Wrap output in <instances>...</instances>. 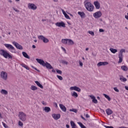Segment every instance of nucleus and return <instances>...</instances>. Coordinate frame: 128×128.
Wrapping results in <instances>:
<instances>
[{
  "label": "nucleus",
  "mask_w": 128,
  "mask_h": 128,
  "mask_svg": "<svg viewBox=\"0 0 128 128\" xmlns=\"http://www.w3.org/2000/svg\"><path fill=\"white\" fill-rule=\"evenodd\" d=\"M42 104H46V103H44V101H42Z\"/></svg>",
  "instance_id": "obj_57"
},
{
  "label": "nucleus",
  "mask_w": 128,
  "mask_h": 128,
  "mask_svg": "<svg viewBox=\"0 0 128 128\" xmlns=\"http://www.w3.org/2000/svg\"><path fill=\"white\" fill-rule=\"evenodd\" d=\"M66 128H70V125L66 124Z\"/></svg>",
  "instance_id": "obj_60"
},
{
  "label": "nucleus",
  "mask_w": 128,
  "mask_h": 128,
  "mask_svg": "<svg viewBox=\"0 0 128 128\" xmlns=\"http://www.w3.org/2000/svg\"><path fill=\"white\" fill-rule=\"evenodd\" d=\"M72 128H76V126H72Z\"/></svg>",
  "instance_id": "obj_63"
},
{
  "label": "nucleus",
  "mask_w": 128,
  "mask_h": 128,
  "mask_svg": "<svg viewBox=\"0 0 128 128\" xmlns=\"http://www.w3.org/2000/svg\"><path fill=\"white\" fill-rule=\"evenodd\" d=\"M61 48L62 50H64V52H66V48H64V47H62Z\"/></svg>",
  "instance_id": "obj_54"
},
{
  "label": "nucleus",
  "mask_w": 128,
  "mask_h": 128,
  "mask_svg": "<svg viewBox=\"0 0 128 128\" xmlns=\"http://www.w3.org/2000/svg\"><path fill=\"white\" fill-rule=\"evenodd\" d=\"M22 68H26V70H30V68L26 66V64L22 63L20 64Z\"/></svg>",
  "instance_id": "obj_26"
},
{
  "label": "nucleus",
  "mask_w": 128,
  "mask_h": 128,
  "mask_svg": "<svg viewBox=\"0 0 128 128\" xmlns=\"http://www.w3.org/2000/svg\"><path fill=\"white\" fill-rule=\"evenodd\" d=\"M8 2H12V0H8Z\"/></svg>",
  "instance_id": "obj_62"
},
{
  "label": "nucleus",
  "mask_w": 128,
  "mask_h": 128,
  "mask_svg": "<svg viewBox=\"0 0 128 128\" xmlns=\"http://www.w3.org/2000/svg\"><path fill=\"white\" fill-rule=\"evenodd\" d=\"M72 96H74L76 98H78V93L76 92H74L73 93H72Z\"/></svg>",
  "instance_id": "obj_29"
},
{
  "label": "nucleus",
  "mask_w": 128,
  "mask_h": 128,
  "mask_svg": "<svg viewBox=\"0 0 128 128\" xmlns=\"http://www.w3.org/2000/svg\"><path fill=\"white\" fill-rule=\"evenodd\" d=\"M0 92L2 94H5V95H6L8 94V91H6V90H4V89H2L1 90Z\"/></svg>",
  "instance_id": "obj_27"
},
{
  "label": "nucleus",
  "mask_w": 128,
  "mask_h": 128,
  "mask_svg": "<svg viewBox=\"0 0 128 128\" xmlns=\"http://www.w3.org/2000/svg\"><path fill=\"white\" fill-rule=\"evenodd\" d=\"M81 118H82V120H86V118H84V117L82 116H81Z\"/></svg>",
  "instance_id": "obj_55"
},
{
  "label": "nucleus",
  "mask_w": 128,
  "mask_h": 128,
  "mask_svg": "<svg viewBox=\"0 0 128 128\" xmlns=\"http://www.w3.org/2000/svg\"><path fill=\"white\" fill-rule=\"evenodd\" d=\"M61 63L62 64H66V66H68V62L64 60H62Z\"/></svg>",
  "instance_id": "obj_36"
},
{
  "label": "nucleus",
  "mask_w": 128,
  "mask_h": 128,
  "mask_svg": "<svg viewBox=\"0 0 128 128\" xmlns=\"http://www.w3.org/2000/svg\"><path fill=\"white\" fill-rule=\"evenodd\" d=\"M56 26H58L59 28H66V24L63 22H57L56 24Z\"/></svg>",
  "instance_id": "obj_11"
},
{
  "label": "nucleus",
  "mask_w": 128,
  "mask_h": 128,
  "mask_svg": "<svg viewBox=\"0 0 128 128\" xmlns=\"http://www.w3.org/2000/svg\"><path fill=\"white\" fill-rule=\"evenodd\" d=\"M70 124H71V126H76V124L74 123V121H70Z\"/></svg>",
  "instance_id": "obj_37"
},
{
  "label": "nucleus",
  "mask_w": 128,
  "mask_h": 128,
  "mask_svg": "<svg viewBox=\"0 0 128 128\" xmlns=\"http://www.w3.org/2000/svg\"><path fill=\"white\" fill-rule=\"evenodd\" d=\"M119 60L118 62V64H121L122 62V58H124V55H118Z\"/></svg>",
  "instance_id": "obj_20"
},
{
  "label": "nucleus",
  "mask_w": 128,
  "mask_h": 128,
  "mask_svg": "<svg viewBox=\"0 0 128 128\" xmlns=\"http://www.w3.org/2000/svg\"><path fill=\"white\" fill-rule=\"evenodd\" d=\"M61 10H62V14H64V16L66 14V12L64 11L63 9H62Z\"/></svg>",
  "instance_id": "obj_50"
},
{
  "label": "nucleus",
  "mask_w": 128,
  "mask_h": 128,
  "mask_svg": "<svg viewBox=\"0 0 128 128\" xmlns=\"http://www.w3.org/2000/svg\"><path fill=\"white\" fill-rule=\"evenodd\" d=\"M70 112H77L78 110L76 109L72 108L70 110Z\"/></svg>",
  "instance_id": "obj_41"
},
{
  "label": "nucleus",
  "mask_w": 128,
  "mask_h": 128,
  "mask_svg": "<svg viewBox=\"0 0 128 128\" xmlns=\"http://www.w3.org/2000/svg\"><path fill=\"white\" fill-rule=\"evenodd\" d=\"M18 116L22 122H25L26 120V114L23 112H20Z\"/></svg>",
  "instance_id": "obj_5"
},
{
  "label": "nucleus",
  "mask_w": 128,
  "mask_h": 128,
  "mask_svg": "<svg viewBox=\"0 0 128 128\" xmlns=\"http://www.w3.org/2000/svg\"><path fill=\"white\" fill-rule=\"evenodd\" d=\"M56 72L57 74H62V70L56 69Z\"/></svg>",
  "instance_id": "obj_39"
},
{
  "label": "nucleus",
  "mask_w": 128,
  "mask_h": 128,
  "mask_svg": "<svg viewBox=\"0 0 128 128\" xmlns=\"http://www.w3.org/2000/svg\"><path fill=\"white\" fill-rule=\"evenodd\" d=\"M99 32H104V29H100L99 30Z\"/></svg>",
  "instance_id": "obj_51"
},
{
  "label": "nucleus",
  "mask_w": 128,
  "mask_h": 128,
  "mask_svg": "<svg viewBox=\"0 0 128 128\" xmlns=\"http://www.w3.org/2000/svg\"><path fill=\"white\" fill-rule=\"evenodd\" d=\"M120 80L123 82H124L128 80L126 78H124L122 76H120Z\"/></svg>",
  "instance_id": "obj_21"
},
{
  "label": "nucleus",
  "mask_w": 128,
  "mask_h": 128,
  "mask_svg": "<svg viewBox=\"0 0 128 128\" xmlns=\"http://www.w3.org/2000/svg\"><path fill=\"white\" fill-rule=\"evenodd\" d=\"M108 64V62H99L98 64H97V66H106Z\"/></svg>",
  "instance_id": "obj_15"
},
{
  "label": "nucleus",
  "mask_w": 128,
  "mask_h": 128,
  "mask_svg": "<svg viewBox=\"0 0 128 128\" xmlns=\"http://www.w3.org/2000/svg\"><path fill=\"white\" fill-rule=\"evenodd\" d=\"M104 126L106 128H114L112 126H106V125H104Z\"/></svg>",
  "instance_id": "obj_44"
},
{
  "label": "nucleus",
  "mask_w": 128,
  "mask_h": 128,
  "mask_svg": "<svg viewBox=\"0 0 128 128\" xmlns=\"http://www.w3.org/2000/svg\"><path fill=\"white\" fill-rule=\"evenodd\" d=\"M38 38L39 40H42V42L44 44H48V42H50V40L48 39L47 38H46V37L42 35H40L38 36Z\"/></svg>",
  "instance_id": "obj_6"
},
{
  "label": "nucleus",
  "mask_w": 128,
  "mask_h": 128,
  "mask_svg": "<svg viewBox=\"0 0 128 128\" xmlns=\"http://www.w3.org/2000/svg\"><path fill=\"white\" fill-rule=\"evenodd\" d=\"M106 114H108V116H110V114H112V110H110V108H108L106 110Z\"/></svg>",
  "instance_id": "obj_19"
},
{
  "label": "nucleus",
  "mask_w": 128,
  "mask_h": 128,
  "mask_svg": "<svg viewBox=\"0 0 128 128\" xmlns=\"http://www.w3.org/2000/svg\"><path fill=\"white\" fill-rule=\"evenodd\" d=\"M64 16L66 18H67V20H70V16H68V14H65Z\"/></svg>",
  "instance_id": "obj_42"
},
{
  "label": "nucleus",
  "mask_w": 128,
  "mask_h": 128,
  "mask_svg": "<svg viewBox=\"0 0 128 128\" xmlns=\"http://www.w3.org/2000/svg\"><path fill=\"white\" fill-rule=\"evenodd\" d=\"M34 82L35 84H36L38 86H39V88H44V86H42V84H40V82H38V81H35Z\"/></svg>",
  "instance_id": "obj_22"
},
{
  "label": "nucleus",
  "mask_w": 128,
  "mask_h": 128,
  "mask_svg": "<svg viewBox=\"0 0 128 128\" xmlns=\"http://www.w3.org/2000/svg\"><path fill=\"white\" fill-rule=\"evenodd\" d=\"M79 64L80 66H84L82 62H80V60H79Z\"/></svg>",
  "instance_id": "obj_48"
},
{
  "label": "nucleus",
  "mask_w": 128,
  "mask_h": 128,
  "mask_svg": "<svg viewBox=\"0 0 128 128\" xmlns=\"http://www.w3.org/2000/svg\"><path fill=\"white\" fill-rule=\"evenodd\" d=\"M78 124H79L81 128H86L84 125L82 124V123L80 122H78Z\"/></svg>",
  "instance_id": "obj_34"
},
{
  "label": "nucleus",
  "mask_w": 128,
  "mask_h": 128,
  "mask_svg": "<svg viewBox=\"0 0 128 128\" xmlns=\"http://www.w3.org/2000/svg\"><path fill=\"white\" fill-rule=\"evenodd\" d=\"M110 50L112 52V54H116V52H118V50L114 48H110Z\"/></svg>",
  "instance_id": "obj_25"
},
{
  "label": "nucleus",
  "mask_w": 128,
  "mask_h": 128,
  "mask_svg": "<svg viewBox=\"0 0 128 128\" xmlns=\"http://www.w3.org/2000/svg\"><path fill=\"white\" fill-rule=\"evenodd\" d=\"M121 69L124 70V72H126V70H128V67L126 66H121Z\"/></svg>",
  "instance_id": "obj_30"
},
{
  "label": "nucleus",
  "mask_w": 128,
  "mask_h": 128,
  "mask_svg": "<svg viewBox=\"0 0 128 128\" xmlns=\"http://www.w3.org/2000/svg\"><path fill=\"white\" fill-rule=\"evenodd\" d=\"M32 68H34V70H36L37 72H40V70H38V68H36L35 67H34V66H32Z\"/></svg>",
  "instance_id": "obj_49"
},
{
  "label": "nucleus",
  "mask_w": 128,
  "mask_h": 128,
  "mask_svg": "<svg viewBox=\"0 0 128 128\" xmlns=\"http://www.w3.org/2000/svg\"><path fill=\"white\" fill-rule=\"evenodd\" d=\"M2 125L4 126V128H8V126H6V123L2 122Z\"/></svg>",
  "instance_id": "obj_47"
},
{
  "label": "nucleus",
  "mask_w": 128,
  "mask_h": 128,
  "mask_svg": "<svg viewBox=\"0 0 128 128\" xmlns=\"http://www.w3.org/2000/svg\"><path fill=\"white\" fill-rule=\"evenodd\" d=\"M88 2V0H86L84 2V6L86 10H87L88 12H94V6L91 2Z\"/></svg>",
  "instance_id": "obj_2"
},
{
  "label": "nucleus",
  "mask_w": 128,
  "mask_h": 128,
  "mask_svg": "<svg viewBox=\"0 0 128 128\" xmlns=\"http://www.w3.org/2000/svg\"><path fill=\"white\" fill-rule=\"evenodd\" d=\"M0 76L2 78H3V80H6L8 78V73H6V72L2 71L0 73Z\"/></svg>",
  "instance_id": "obj_8"
},
{
  "label": "nucleus",
  "mask_w": 128,
  "mask_h": 128,
  "mask_svg": "<svg viewBox=\"0 0 128 128\" xmlns=\"http://www.w3.org/2000/svg\"><path fill=\"white\" fill-rule=\"evenodd\" d=\"M94 4L95 6V8H96V10H100V4L98 1L94 2Z\"/></svg>",
  "instance_id": "obj_13"
},
{
  "label": "nucleus",
  "mask_w": 128,
  "mask_h": 128,
  "mask_svg": "<svg viewBox=\"0 0 128 128\" xmlns=\"http://www.w3.org/2000/svg\"><path fill=\"white\" fill-rule=\"evenodd\" d=\"M4 46L8 48V50H11V52H14L16 54V48L12 45L10 44H4Z\"/></svg>",
  "instance_id": "obj_4"
},
{
  "label": "nucleus",
  "mask_w": 128,
  "mask_h": 128,
  "mask_svg": "<svg viewBox=\"0 0 128 128\" xmlns=\"http://www.w3.org/2000/svg\"><path fill=\"white\" fill-rule=\"evenodd\" d=\"M0 56H2L5 58H8L10 59L12 58V56L10 53L8 52V51L2 49L0 50Z\"/></svg>",
  "instance_id": "obj_3"
},
{
  "label": "nucleus",
  "mask_w": 128,
  "mask_h": 128,
  "mask_svg": "<svg viewBox=\"0 0 128 128\" xmlns=\"http://www.w3.org/2000/svg\"><path fill=\"white\" fill-rule=\"evenodd\" d=\"M122 52H126V50L124 49H121L120 52V54H119L118 55L123 56L122 55Z\"/></svg>",
  "instance_id": "obj_35"
},
{
  "label": "nucleus",
  "mask_w": 128,
  "mask_h": 128,
  "mask_svg": "<svg viewBox=\"0 0 128 128\" xmlns=\"http://www.w3.org/2000/svg\"><path fill=\"white\" fill-rule=\"evenodd\" d=\"M114 90H115V92H120V90H118L116 87L114 88Z\"/></svg>",
  "instance_id": "obj_43"
},
{
  "label": "nucleus",
  "mask_w": 128,
  "mask_h": 128,
  "mask_svg": "<svg viewBox=\"0 0 128 128\" xmlns=\"http://www.w3.org/2000/svg\"><path fill=\"white\" fill-rule=\"evenodd\" d=\"M102 112L103 114H106V112H104V110H102Z\"/></svg>",
  "instance_id": "obj_58"
},
{
  "label": "nucleus",
  "mask_w": 128,
  "mask_h": 128,
  "mask_svg": "<svg viewBox=\"0 0 128 128\" xmlns=\"http://www.w3.org/2000/svg\"><path fill=\"white\" fill-rule=\"evenodd\" d=\"M44 110L45 112H50V107L46 106L44 109Z\"/></svg>",
  "instance_id": "obj_24"
},
{
  "label": "nucleus",
  "mask_w": 128,
  "mask_h": 128,
  "mask_svg": "<svg viewBox=\"0 0 128 128\" xmlns=\"http://www.w3.org/2000/svg\"><path fill=\"white\" fill-rule=\"evenodd\" d=\"M70 90H76V92H82V90L80 88L76 86H71L70 88Z\"/></svg>",
  "instance_id": "obj_10"
},
{
  "label": "nucleus",
  "mask_w": 128,
  "mask_h": 128,
  "mask_svg": "<svg viewBox=\"0 0 128 128\" xmlns=\"http://www.w3.org/2000/svg\"><path fill=\"white\" fill-rule=\"evenodd\" d=\"M12 9L14 10H15V12H20V10H18V9H16L14 7H12Z\"/></svg>",
  "instance_id": "obj_46"
},
{
  "label": "nucleus",
  "mask_w": 128,
  "mask_h": 128,
  "mask_svg": "<svg viewBox=\"0 0 128 128\" xmlns=\"http://www.w3.org/2000/svg\"><path fill=\"white\" fill-rule=\"evenodd\" d=\"M74 42L72 40L70 39H67V44H68V46H72V44H74Z\"/></svg>",
  "instance_id": "obj_18"
},
{
  "label": "nucleus",
  "mask_w": 128,
  "mask_h": 128,
  "mask_svg": "<svg viewBox=\"0 0 128 128\" xmlns=\"http://www.w3.org/2000/svg\"><path fill=\"white\" fill-rule=\"evenodd\" d=\"M125 88L126 90H128V86H125Z\"/></svg>",
  "instance_id": "obj_56"
},
{
  "label": "nucleus",
  "mask_w": 128,
  "mask_h": 128,
  "mask_svg": "<svg viewBox=\"0 0 128 128\" xmlns=\"http://www.w3.org/2000/svg\"><path fill=\"white\" fill-rule=\"evenodd\" d=\"M102 12L100 11H98L93 14V16L95 18H100L102 16Z\"/></svg>",
  "instance_id": "obj_7"
},
{
  "label": "nucleus",
  "mask_w": 128,
  "mask_h": 128,
  "mask_svg": "<svg viewBox=\"0 0 128 128\" xmlns=\"http://www.w3.org/2000/svg\"><path fill=\"white\" fill-rule=\"evenodd\" d=\"M28 8H30L31 10H36V8H38V7H36V6L34 4H28Z\"/></svg>",
  "instance_id": "obj_12"
},
{
  "label": "nucleus",
  "mask_w": 128,
  "mask_h": 128,
  "mask_svg": "<svg viewBox=\"0 0 128 128\" xmlns=\"http://www.w3.org/2000/svg\"><path fill=\"white\" fill-rule=\"evenodd\" d=\"M78 14L80 16L81 18H84V16H86V14L84 12H78Z\"/></svg>",
  "instance_id": "obj_28"
},
{
  "label": "nucleus",
  "mask_w": 128,
  "mask_h": 128,
  "mask_svg": "<svg viewBox=\"0 0 128 128\" xmlns=\"http://www.w3.org/2000/svg\"><path fill=\"white\" fill-rule=\"evenodd\" d=\"M103 96H104V98H107V100H108V102H110V97L107 95L106 94H103Z\"/></svg>",
  "instance_id": "obj_31"
},
{
  "label": "nucleus",
  "mask_w": 128,
  "mask_h": 128,
  "mask_svg": "<svg viewBox=\"0 0 128 128\" xmlns=\"http://www.w3.org/2000/svg\"><path fill=\"white\" fill-rule=\"evenodd\" d=\"M52 72H56V70L54 69L52 70Z\"/></svg>",
  "instance_id": "obj_64"
},
{
  "label": "nucleus",
  "mask_w": 128,
  "mask_h": 128,
  "mask_svg": "<svg viewBox=\"0 0 128 128\" xmlns=\"http://www.w3.org/2000/svg\"><path fill=\"white\" fill-rule=\"evenodd\" d=\"M22 56H24V58H28V60H30V56H28V54H26V52H22Z\"/></svg>",
  "instance_id": "obj_23"
},
{
  "label": "nucleus",
  "mask_w": 128,
  "mask_h": 128,
  "mask_svg": "<svg viewBox=\"0 0 128 128\" xmlns=\"http://www.w3.org/2000/svg\"><path fill=\"white\" fill-rule=\"evenodd\" d=\"M36 60L37 62H38L43 66H46L48 70H52L54 68V67L50 63L48 62H44V61L42 59L36 58Z\"/></svg>",
  "instance_id": "obj_1"
},
{
  "label": "nucleus",
  "mask_w": 128,
  "mask_h": 128,
  "mask_svg": "<svg viewBox=\"0 0 128 128\" xmlns=\"http://www.w3.org/2000/svg\"><path fill=\"white\" fill-rule=\"evenodd\" d=\"M53 2H58V0H52Z\"/></svg>",
  "instance_id": "obj_59"
},
{
  "label": "nucleus",
  "mask_w": 128,
  "mask_h": 128,
  "mask_svg": "<svg viewBox=\"0 0 128 128\" xmlns=\"http://www.w3.org/2000/svg\"><path fill=\"white\" fill-rule=\"evenodd\" d=\"M56 76H57L58 78V80H62L63 78L62 76L57 75Z\"/></svg>",
  "instance_id": "obj_40"
},
{
  "label": "nucleus",
  "mask_w": 128,
  "mask_h": 128,
  "mask_svg": "<svg viewBox=\"0 0 128 128\" xmlns=\"http://www.w3.org/2000/svg\"><path fill=\"white\" fill-rule=\"evenodd\" d=\"M59 106L60 108L62 110V112H66V108L62 104H59Z\"/></svg>",
  "instance_id": "obj_16"
},
{
  "label": "nucleus",
  "mask_w": 128,
  "mask_h": 128,
  "mask_svg": "<svg viewBox=\"0 0 128 128\" xmlns=\"http://www.w3.org/2000/svg\"><path fill=\"white\" fill-rule=\"evenodd\" d=\"M125 18L128 20V12L127 13V15H125Z\"/></svg>",
  "instance_id": "obj_52"
},
{
  "label": "nucleus",
  "mask_w": 128,
  "mask_h": 128,
  "mask_svg": "<svg viewBox=\"0 0 128 128\" xmlns=\"http://www.w3.org/2000/svg\"><path fill=\"white\" fill-rule=\"evenodd\" d=\"M86 118H90V115H88V114H86Z\"/></svg>",
  "instance_id": "obj_53"
},
{
  "label": "nucleus",
  "mask_w": 128,
  "mask_h": 128,
  "mask_svg": "<svg viewBox=\"0 0 128 128\" xmlns=\"http://www.w3.org/2000/svg\"><path fill=\"white\" fill-rule=\"evenodd\" d=\"M62 44H68V38L66 39H62Z\"/></svg>",
  "instance_id": "obj_32"
},
{
  "label": "nucleus",
  "mask_w": 128,
  "mask_h": 128,
  "mask_svg": "<svg viewBox=\"0 0 128 128\" xmlns=\"http://www.w3.org/2000/svg\"><path fill=\"white\" fill-rule=\"evenodd\" d=\"M30 90H38V87L32 85L30 87Z\"/></svg>",
  "instance_id": "obj_33"
},
{
  "label": "nucleus",
  "mask_w": 128,
  "mask_h": 128,
  "mask_svg": "<svg viewBox=\"0 0 128 128\" xmlns=\"http://www.w3.org/2000/svg\"><path fill=\"white\" fill-rule=\"evenodd\" d=\"M90 98H92V102L94 103V104H98V100L96 98V97L94 96H90Z\"/></svg>",
  "instance_id": "obj_17"
},
{
  "label": "nucleus",
  "mask_w": 128,
  "mask_h": 128,
  "mask_svg": "<svg viewBox=\"0 0 128 128\" xmlns=\"http://www.w3.org/2000/svg\"><path fill=\"white\" fill-rule=\"evenodd\" d=\"M12 44H14V46H16V48H18V50H22L23 48L22 46V45L16 42H12Z\"/></svg>",
  "instance_id": "obj_9"
},
{
  "label": "nucleus",
  "mask_w": 128,
  "mask_h": 128,
  "mask_svg": "<svg viewBox=\"0 0 128 128\" xmlns=\"http://www.w3.org/2000/svg\"><path fill=\"white\" fill-rule=\"evenodd\" d=\"M52 117L56 120H58L59 118H60V114H52Z\"/></svg>",
  "instance_id": "obj_14"
},
{
  "label": "nucleus",
  "mask_w": 128,
  "mask_h": 128,
  "mask_svg": "<svg viewBox=\"0 0 128 128\" xmlns=\"http://www.w3.org/2000/svg\"><path fill=\"white\" fill-rule=\"evenodd\" d=\"M32 48H36V46L34 45H32Z\"/></svg>",
  "instance_id": "obj_61"
},
{
  "label": "nucleus",
  "mask_w": 128,
  "mask_h": 128,
  "mask_svg": "<svg viewBox=\"0 0 128 128\" xmlns=\"http://www.w3.org/2000/svg\"><path fill=\"white\" fill-rule=\"evenodd\" d=\"M88 34H91L92 36H94V32L92 31H88Z\"/></svg>",
  "instance_id": "obj_38"
},
{
  "label": "nucleus",
  "mask_w": 128,
  "mask_h": 128,
  "mask_svg": "<svg viewBox=\"0 0 128 128\" xmlns=\"http://www.w3.org/2000/svg\"><path fill=\"white\" fill-rule=\"evenodd\" d=\"M18 124L20 126H24V124L21 121L18 122Z\"/></svg>",
  "instance_id": "obj_45"
}]
</instances>
